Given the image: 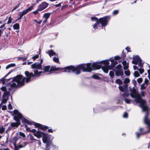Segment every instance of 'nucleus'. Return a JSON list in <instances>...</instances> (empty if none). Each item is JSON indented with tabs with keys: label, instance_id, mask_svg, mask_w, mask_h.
I'll use <instances>...</instances> for the list:
<instances>
[{
	"label": "nucleus",
	"instance_id": "1",
	"mask_svg": "<svg viewBox=\"0 0 150 150\" xmlns=\"http://www.w3.org/2000/svg\"><path fill=\"white\" fill-rule=\"evenodd\" d=\"M103 64L104 67L102 69L104 72L106 73L108 72L109 69L112 68L109 66V62L108 60H105L99 62L94 63L92 64L91 63L80 64L76 67L73 66L67 67L63 69L64 72H70L73 71L76 74H79L81 73L80 69H82L84 72H90L92 70L98 69L102 66Z\"/></svg>",
	"mask_w": 150,
	"mask_h": 150
},
{
	"label": "nucleus",
	"instance_id": "2",
	"mask_svg": "<svg viewBox=\"0 0 150 150\" xmlns=\"http://www.w3.org/2000/svg\"><path fill=\"white\" fill-rule=\"evenodd\" d=\"M130 92L131 96L132 98L135 99L134 100L132 101V103H134L135 102L136 103H140L139 106L142 108L143 111L147 112L149 109L146 104V102L144 100L141 98L138 91L133 88L131 89Z\"/></svg>",
	"mask_w": 150,
	"mask_h": 150
},
{
	"label": "nucleus",
	"instance_id": "3",
	"mask_svg": "<svg viewBox=\"0 0 150 150\" xmlns=\"http://www.w3.org/2000/svg\"><path fill=\"white\" fill-rule=\"evenodd\" d=\"M14 120L16 121V122L11 123L7 130L6 132H7L8 131L13 129L14 127H18L20 124V119H21L23 122L27 123L29 125L31 124L30 122H29L26 119L23 117L21 114L17 110H15L14 111Z\"/></svg>",
	"mask_w": 150,
	"mask_h": 150
},
{
	"label": "nucleus",
	"instance_id": "4",
	"mask_svg": "<svg viewBox=\"0 0 150 150\" xmlns=\"http://www.w3.org/2000/svg\"><path fill=\"white\" fill-rule=\"evenodd\" d=\"M110 19V17L109 16L104 17L100 18L99 20L96 17H92L91 19L93 21H94L96 23L93 25V28L96 29L97 28L96 27L98 25L99 23H100L103 26H105L107 25L108 22Z\"/></svg>",
	"mask_w": 150,
	"mask_h": 150
},
{
	"label": "nucleus",
	"instance_id": "5",
	"mask_svg": "<svg viewBox=\"0 0 150 150\" xmlns=\"http://www.w3.org/2000/svg\"><path fill=\"white\" fill-rule=\"evenodd\" d=\"M42 72V71H38V70H35L34 71V74H33V73H30L28 71H25V74L26 76L25 79L26 83H28L30 81L32 77L39 76Z\"/></svg>",
	"mask_w": 150,
	"mask_h": 150
},
{
	"label": "nucleus",
	"instance_id": "6",
	"mask_svg": "<svg viewBox=\"0 0 150 150\" xmlns=\"http://www.w3.org/2000/svg\"><path fill=\"white\" fill-rule=\"evenodd\" d=\"M25 78L21 75H18L13 78L14 81H15L19 85V87L23 86L25 84Z\"/></svg>",
	"mask_w": 150,
	"mask_h": 150
},
{
	"label": "nucleus",
	"instance_id": "7",
	"mask_svg": "<svg viewBox=\"0 0 150 150\" xmlns=\"http://www.w3.org/2000/svg\"><path fill=\"white\" fill-rule=\"evenodd\" d=\"M50 67L49 66H46L44 68V71L45 72H49L50 71H55L58 70H62V69L60 68H56L55 67H51L50 70Z\"/></svg>",
	"mask_w": 150,
	"mask_h": 150
},
{
	"label": "nucleus",
	"instance_id": "8",
	"mask_svg": "<svg viewBox=\"0 0 150 150\" xmlns=\"http://www.w3.org/2000/svg\"><path fill=\"white\" fill-rule=\"evenodd\" d=\"M48 6V4L47 3L45 2H43L39 5L38 7V10L42 11L46 8Z\"/></svg>",
	"mask_w": 150,
	"mask_h": 150
},
{
	"label": "nucleus",
	"instance_id": "9",
	"mask_svg": "<svg viewBox=\"0 0 150 150\" xmlns=\"http://www.w3.org/2000/svg\"><path fill=\"white\" fill-rule=\"evenodd\" d=\"M8 93L7 92H5L4 93L3 96V99L2 100V101L1 103L0 104V106H1L3 103H6L8 99Z\"/></svg>",
	"mask_w": 150,
	"mask_h": 150
},
{
	"label": "nucleus",
	"instance_id": "10",
	"mask_svg": "<svg viewBox=\"0 0 150 150\" xmlns=\"http://www.w3.org/2000/svg\"><path fill=\"white\" fill-rule=\"evenodd\" d=\"M133 60L132 61V63L134 64H137L138 62H140L141 59L138 55L134 56L133 57Z\"/></svg>",
	"mask_w": 150,
	"mask_h": 150
},
{
	"label": "nucleus",
	"instance_id": "11",
	"mask_svg": "<svg viewBox=\"0 0 150 150\" xmlns=\"http://www.w3.org/2000/svg\"><path fill=\"white\" fill-rule=\"evenodd\" d=\"M34 125L36 127H38L40 129L43 130H46L48 128L47 126L41 125L39 123H34Z\"/></svg>",
	"mask_w": 150,
	"mask_h": 150
},
{
	"label": "nucleus",
	"instance_id": "12",
	"mask_svg": "<svg viewBox=\"0 0 150 150\" xmlns=\"http://www.w3.org/2000/svg\"><path fill=\"white\" fill-rule=\"evenodd\" d=\"M32 69H41L42 66L41 63L38 62H35L31 65Z\"/></svg>",
	"mask_w": 150,
	"mask_h": 150
},
{
	"label": "nucleus",
	"instance_id": "13",
	"mask_svg": "<svg viewBox=\"0 0 150 150\" xmlns=\"http://www.w3.org/2000/svg\"><path fill=\"white\" fill-rule=\"evenodd\" d=\"M144 121L145 123L148 125V129L149 131H150V120L147 115L145 117Z\"/></svg>",
	"mask_w": 150,
	"mask_h": 150
},
{
	"label": "nucleus",
	"instance_id": "14",
	"mask_svg": "<svg viewBox=\"0 0 150 150\" xmlns=\"http://www.w3.org/2000/svg\"><path fill=\"white\" fill-rule=\"evenodd\" d=\"M50 14L51 13H45L43 15V18H45V20L43 22V23L44 24H45L47 22V21L49 17Z\"/></svg>",
	"mask_w": 150,
	"mask_h": 150
},
{
	"label": "nucleus",
	"instance_id": "15",
	"mask_svg": "<svg viewBox=\"0 0 150 150\" xmlns=\"http://www.w3.org/2000/svg\"><path fill=\"white\" fill-rule=\"evenodd\" d=\"M48 136L47 134L43 133L42 134V141L44 143H47V142Z\"/></svg>",
	"mask_w": 150,
	"mask_h": 150
},
{
	"label": "nucleus",
	"instance_id": "16",
	"mask_svg": "<svg viewBox=\"0 0 150 150\" xmlns=\"http://www.w3.org/2000/svg\"><path fill=\"white\" fill-rule=\"evenodd\" d=\"M43 133L40 131H38L36 132V133L34 134V135L37 138H40L42 137Z\"/></svg>",
	"mask_w": 150,
	"mask_h": 150
},
{
	"label": "nucleus",
	"instance_id": "17",
	"mask_svg": "<svg viewBox=\"0 0 150 150\" xmlns=\"http://www.w3.org/2000/svg\"><path fill=\"white\" fill-rule=\"evenodd\" d=\"M26 145V143L25 142L23 143L22 141L21 142L18 146H16L18 147V150L19 148H22L25 147Z\"/></svg>",
	"mask_w": 150,
	"mask_h": 150
},
{
	"label": "nucleus",
	"instance_id": "18",
	"mask_svg": "<svg viewBox=\"0 0 150 150\" xmlns=\"http://www.w3.org/2000/svg\"><path fill=\"white\" fill-rule=\"evenodd\" d=\"M19 134L18 133H17L16 134V137H14L13 139V141L14 143V145H15V144L17 141L20 138V137L19 136Z\"/></svg>",
	"mask_w": 150,
	"mask_h": 150
},
{
	"label": "nucleus",
	"instance_id": "19",
	"mask_svg": "<svg viewBox=\"0 0 150 150\" xmlns=\"http://www.w3.org/2000/svg\"><path fill=\"white\" fill-rule=\"evenodd\" d=\"M115 74L117 76H122L123 75V70H118L116 71Z\"/></svg>",
	"mask_w": 150,
	"mask_h": 150
},
{
	"label": "nucleus",
	"instance_id": "20",
	"mask_svg": "<svg viewBox=\"0 0 150 150\" xmlns=\"http://www.w3.org/2000/svg\"><path fill=\"white\" fill-rule=\"evenodd\" d=\"M123 66H124V70H127L128 68V64L127 63L126 61H123L122 62Z\"/></svg>",
	"mask_w": 150,
	"mask_h": 150
},
{
	"label": "nucleus",
	"instance_id": "21",
	"mask_svg": "<svg viewBox=\"0 0 150 150\" xmlns=\"http://www.w3.org/2000/svg\"><path fill=\"white\" fill-rule=\"evenodd\" d=\"M15 82V81H14L13 80V81L11 82L10 85L11 87L13 88H15L18 86H19V85L18 83H16Z\"/></svg>",
	"mask_w": 150,
	"mask_h": 150
},
{
	"label": "nucleus",
	"instance_id": "22",
	"mask_svg": "<svg viewBox=\"0 0 150 150\" xmlns=\"http://www.w3.org/2000/svg\"><path fill=\"white\" fill-rule=\"evenodd\" d=\"M46 53L48 54L50 57L56 54V53L52 50L47 51L46 52Z\"/></svg>",
	"mask_w": 150,
	"mask_h": 150
},
{
	"label": "nucleus",
	"instance_id": "23",
	"mask_svg": "<svg viewBox=\"0 0 150 150\" xmlns=\"http://www.w3.org/2000/svg\"><path fill=\"white\" fill-rule=\"evenodd\" d=\"M33 8V6H31L30 7H29L28 8L24 10L23 12L24 14H26L28 12H29V11H31Z\"/></svg>",
	"mask_w": 150,
	"mask_h": 150
},
{
	"label": "nucleus",
	"instance_id": "24",
	"mask_svg": "<svg viewBox=\"0 0 150 150\" xmlns=\"http://www.w3.org/2000/svg\"><path fill=\"white\" fill-rule=\"evenodd\" d=\"M109 60L110 61L112 62L111 65L112 67H114L117 64V61H115L114 59H109Z\"/></svg>",
	"mask_w": 150,
	"mask_h": 150
},
{
	"label": "nucleus",
	"instance_id": "25",
	"mask_svg": "<svg viewBox=\"0 0 150 150\" xmlns=\"http://www.w3.org/2000/svg\"><path fill=\"white\" fill-rule=\"evenodd\" d=\"M5 127L2 125H0V133H3L5 131Z\"/></svg>",
	"mask_w": 150,
	"mask_h": 150
},
{
	"label": "nucleus",
	"instance_id": "26",
	"mask_svg": "<svg viewBox=\"0 0 150 150\" xmlns=\"http://www.w3.org/2000/svg\"><path fill=\"white\" fill-rule=\"evenodd\" d=\"M147 85L143 83L141 85L140 88V89L141 90L145 89L147 87Z\"/></svg>",
	"mask_w": 150,
	"mask_h": 150
},
{
	"label": "nucleus",
	"instance_id": "27",
	"mask_svg": "<svg viewBox=\"0 0 150 150\" xmlns=\"http://www.w3.org/2000/svg\"><path fill=\"white\" fill-rule=\"evenodd\" d=\"M13 27L14 29H18L19 28V25L18 24V23L16 24L13 25Z\"/></svg>",
	"mask_w": 150,
	"mask_h": 150
},
{
	"label": "nucleus",
	"instance_id": "28",
	"mask_svg": "<svg viewBox=\"0 0 150 150\" xmlns=\"http://www.w3.org/2000/svg\"><path fill=\"white\" fill-rule=\"evenodd\" d=\"M53 146V144L52 142H49L46 144V148H49L50 146Z\"/></svg>",
	"mask_w": 150,
	"mask_h": 150
},
{
	"label": "nucleus",
	"instance_id": "29",
	"mask_svg": "<svg viewBox=\"0 0 150 150\" xmlns=\"http://www.w3.org/2000/svg\"><path fill=\"white\" fill-rule=\"evenodd\" d=\"M124 100L125 103L128 104H129L132 102L131 100L126 98Z\"/></svg>",
	"mask_w": 150,
	"mask_h": 150
},
{
	"label": "nucleus",
	"instance_id": "30",
	"mask_svg": "<svg viewBox=\"0 0 150 150\" xmlns=\"http://www.w3.org/2000/svg\"><path fill=\"white\" fill-rule=\"evenodd\" d=\"M139 66L140 67H142L144 64V63L142 61V60L140 62H138V63Z\"/></svg>",
	"mask_w": 150,
	"mask_h": 150
},
{
	"label": "nucleus",
	"instance_id": "31",
	"mask_svg": "<svg viewBox=\"0 0 150 150\" xmlns=\"http://www.w3.org/2000/svg\"><path fill=\"white\" fill-rule=\"evenodd\" d=\"M134 76L135 77H138L140 76V74L137 71H135L134 73Z\"/></svg>",
	"mask_w": 150,
	"mask_h": 150
},
{
	"label": "nucleus",
	"instance_id": "32",
	"mask_svg": "<svg viewBox=\"0 0 150 150\" xmlns=\"http://www.w3.org/2000/svg\"><path fill=\"white\" fill-rule=\"evenodd\" d=\"M92 77L94 79H100L99 76L97 75H94L92 76Z\"/></svg>",
	"mask_w": 150,
	"mask_h": 150
},
{
	"label": "nucleus",
	"instance_id": "33",
	"mask_svg": "<svg viewBox=\"0 0 150 150\" xmlns=\"http://www.w3.org/2000/svg\"><path fill=\"white\" fill-rule=\"evenodd\" d=\"M39 11H41L40 10H38V8L36 11H34L33 12V13L35 15L37 14L38 13V12Z\"/></svg>",
	"mask_w": 150,
	"mask_h": 150
},
{
	"label": "nucleus",
	"instance_id": "34",
	"mask_svg": "<svg viewBox=\"0 0 150 150\" xmlns=\"http://www.w3.org/2000/svg\"><path fill=\"white\" fill-rule=\"evenodd\" d=\"M129 82V79L127 78L125 79L124 81V83H128Z\"/></svg>",
	"mask_w": 150,
	"mask_h": 150
},
{
	"label": "nucleus",
	"instance_id": "35",
	"mask_svg": "<svg viewBox=\"0 0 150 150\" xmlns=\"http://www.w3.org/2000/svg\"><path fill=\"white\" fill-rule=\"evenodd\" d=\"M18 134H19V135L20 136H21L23 137H25V134L23 132H19V133H18Z\"/></svg>",
	"mask_w": 150,
	"mask_h": 150
},
{
	"label": "nucleus",
	"instance_id": "36",
	"mask_svg": "<svg viewBox=\"0 0 150 150\" xmlns=\"http://www.w3.org/2000/svg\"><path fill=\"white\" fill-rule=\"evenodd\" d=\"M125 75L128 76H129L130 74V72L129 70L125 71Z\"/></svg>",
	"mask_w": 150,
	"mask_h": 150
},
{
	"label": "nucleus",
	"instance_id": "37",
	"mask_svg": "<svg viewBox=\"0 0 150 150\" xmlns=\"http://www.w3.org/2000/svg\"><path fill=\"white\" fill-rule=\"evenodd\" d=\"M20 3H19L17 5H16L15 7H14L13 9H12V11H13L16 9L17 8H18L20 6Z\"/></svg>",
	"mask_w": 150,
	"mask_h": 150
},
{
	"label": "nucleus",
	"instance_id": "38",
	"mask_svg": "<svg viewBox=\"0 0 150 150\" xmlns=\"http://www.w3.org/2000/svg\"><path fill=\"white\" fill-rule=\"evenodd\" d=\"M138 71H139V73L141 74L143 73L144 71V69L142 68H139L138 69Z\"/></svg>",
	"mask_w": 150,
	"mask_h": 150
},
{
	"label": "nucleus",
	"instance_id": "39",
	"mask_svg": "<svg viewBox=\"0 0 150 150\" xmlns=\"http://www.w3.org/2000/svg\"><path fill=\"white\" fill-rule=\"evenodd\" d=\"M114 73L112 71H110L109 73V75L111 77H113L114 76Z\"/></svg>",
	"mask_w": 150,
	"mask_h": 150
},
{
	"label": "nucleus",
	"instance_id": "40",
	"mask_svg": "<svg viewBox=\"0 0 150 150\" xmlns=\"http://www.w3.org/2000/svg\"><path fill=\"white\" fill-rule=\"evenodd\" d=\"M53 61L56 62H59V59L58 58L54 57L53 58Z\"/></svg>",
	"mask_w": 150,
	"mask_h": 150
},
{
	"label": "nucleus",
	"instance_id": "41",
	"mask_svg": "<svg viewBox=\"0 0 150 150\" xmlns=\"http://www.w3.org/2000/svg\"><path fill=\"white\" fill-rule=\"evenodd\" d=\"M116 82L118 84H121L122 83V81L119 79H117L116 80Z\"/></svg>",
	"mask_w": 150,
	"mask_h": 150
},
{
	"label": "nucleus",
	"instance_id": "42",
	"mask_svg": "<svg viewBox=\"0 0 150 150\" xmlns=\"http://www.w3.org/2000/svg\"><path fill=\"white\" fill-rule=\"evenodd\" d=\"M143 79H142L141 78H139L137 79V82L139 83H140L142 81Z\"/></svg>",
	"mask_w": 150,
	"mask_h": 150
},
{
	"label": "nucleus",
	"instance_id": "43",
	"mask_svg": "<svg viewBox=\"0 0 150 150\" xmlns=\"http://www.w3.org/2000/svg\"><path fill=\"white\" fill-rule=\"evenodd\" d=\"M24 15H25V14L23 12H21L20 13V17L18 19H20Z\"/></svg>",
	"mask_w": 150,
	"mask_h": 150
},
{
	"label": "nucleus",
	"instance_id": "44",
	"mask_svg": "<svg viewBox=\"0 0 150 150\" xmlns=\"http://www.w3.org/2000/svg\"><path fill=\"white\" fill-rule=\"evenodd\" d=\"M128 114L127 112H125L124 113L123 115V117L124 118H127L128 117Z\"/></svg>",
	"mask_w": 150,
	"mask_h": 150
},
{
	"label": "nucleus",
	"instance_id": "45",
	"mask_svg": "<svg viewBox=\"0 0 150 150\" xmlns=\"http://www.w3.org/2000/svg\"><path fill=\"white\" fill-rule=\"evenodd\" d=\"M129 96V93H128L126 92H125L124 94V97L125 98L128 97Z\"/></svg>",
	"mask_w": 150,
	"mask_h": 150
},
{
	"label": "nucleus",
	"instance_id": "46",
	"mask_svg": "<svg viewBox=\"0 0 150 150\" xmlns=\"http://www.w3.org/2000/svg\"><path fill=\"white\" fill-rule=\"evenodd\" d=\"M6 25V23L4 24H3L1 25L0 27V28L2 29L3 28H4L3 29H4V30L6 28L5 27V26Z\"/></svg>",
	"mask_w": 150,
	"mask_h": 150
},
{
	"label": "nucleus",
	"instance_id": "47",
	"mask_svg": "<svg viewBox=\"0 0 150 150\" xmlns=\"http://www.w3.org/2000/svg\"><path fill=\"white\" fill-rule=\"evenodd\" d=\"M39 57V55H36L34 56L32 58L33 59V60H34L38 58Z\"/></svg>",
	"mask_w": 150,
	"mask_h": 150
},
{
	"label": "nucleus",
	"instance_id": "48",
	"mask_svg": "<svg viewBox=\"0 0 150 150\" xmlns=\"http://www.w3.org/2000/svg\"><path fill=\"white\" fill-rule=\"evenodd\" d=\"M149 81L147 79H146L144 80V84H145L146 85H148Z\"/></svg>",
	"mask_w": 150,
	"mask_h": 150
},
{
	"label": "nucleus",
	"instance_id": "49",
	"mask_svg": "<svg viewBox=\"0 0 150 150\" xmlns=\"http://www.w3.org/2000/svg\"><path fill=\"white\" fill-rule=\"evenodd\" d=\"M12 18H11V17H9L8 21L7 22V23L8 24H9L11 23V20H12Z\"/></svg>",
	"mask_w": 150,
	"mask_h": 150
},
{
	"label": "nucleus",
	"instance_id": "50",
	"mask_svg": "<svg viewBox=\"0 0 150 150\" xmlns=\"http://www.w3.org/2000/svg\"><path fill=\"white\" fill-rule=\"evenodd\" d=\"M119 88L120 90L121 91H124V89L123 87L122 86H119Z\"/></svg>",
	"mask_w": 150,
	"mask_h": 150
},
{
	"label": "nucleus",
	"instance_id": "51",
	"mask_svg": "<svg viewBox=\"0 0 150 150\" xmlns=\"http://www.w3.org/2000/svg\"><path fill=\"white\" fill-rule=\"evenodd\" d=\"M133 67V69L134 70L137 69L138 70V69H139L138 67L137 66L135 65H134Z\"/></svg>",
	"mask_w": 150,
	"mask_h": 150
},
{
	"label": "nucleus",
	"instance_id": "52",
	"mask_svg": "<svg viewBox=\"0 0 150 150\" xmlns=\"http://www.w3.org/2000/svg\"><path fill=\"white\" fill-rule=\"evenodd\" d=\"M13 64H10L9 65H8L6 67V69H7L9 68H10V67H11L13 66Z\"/></svg>",
	"mask_w": 150,
	"mask_h": 150
},
{
	"label": "nucleus",
	"instance_id": "53",
	"mask_svg": "<svg viewBox=\"0 0 150 150\" xmlns=\"http://www.w3.org/2000/svg\"><path fill=\"white\" fill-rule=\"evenodd\" d=\"M25 127H26V129L27 131L29 132L31 130L30 129V128L28 127L26 125H25Z\"/></svg>",
	"mask_w": 150,
	"mask_h": 150
},
{
	"label": "nucleus",
	"instance_id": "54",
	"mask_svg": "<svg viewBox=\"0 0 150 150\" xmlns=\"http://www.w3.org/2000/svg\"><path fill=\"white\" fill-rule=\"evenodd\" d=\"M145 95V93L143 91L141 92V96H142L144 97Z\"/></svg>",
	"mask_w": 150,
	"mask_h": 150
},
{
	"label": "nucleus",
	"instance_id": "55",
	"mask_svg": "<svg viewBox=\"0 0 150 150\" xmlns=\"http://www.w3.org/2000/svg\"><path fill=\"white\" fill-rule=\"evenodd\" d=\"M116 67L117 69H120L121 67V65L120 64H119Z\"/></svg>",
	"mask_w": 150,
	"mask_h": 150
},
{
	"label": "nucleus",
	"instance_id": "56",
	"mask_svg": "<svg viewBox=\"0 0 150 150\" xmlns=\"http://www.w3.org/2000/svg\"><path fill=\"white\" fill-rule=\"evenodd\" d=\"M118 13V11L117 10H115L113 12V14H114L115 15Z\"/></svg>",
	"mask_w": 150,
	"mask_h": 150
},
{
	"label": "nucleus",
	"instance_id": "57",
	"mask_svg": "<svg viewBox=\"0 0 150 150\" xmlns=\"http://www.w3.org/2000/svg\"><path fill=\"white\" fill-rule=\"evenodd\" d=\"M30 131L33 133L34 135V134L36 133L37 132L36 130L34 129H32Z\"/></svg>",
	"mask_w": 150,
	"mask_h": 150
},
{
	"label": "nucleus",
	"instance_id": "58",
	"mask_svg": "<svg viewBox=\"0 0 150 150\" xmlns=\"http://www.w3.org/2000/svg\"><path fill=\"white\" fill-rule=\"evenodd\" d=\"M148 73V77L149 79L150 80V70L149 69L147 71Z\"/></svg>",
	"mask_w": 150,
	"mask_h": 150
},
{
	"label": "nucleus",
	"instance_id": "59",
	"mask_svg": "<svg viewBox=\"0 0 150 150\" xmlns=\"http://www.w3.org/2000/svg\"><path fill=\"white\" fill-rule=\"evenodd\" d=\"M6 109V105H3L2 106V109L3 110H5Z\"/></svg>",
	"mask_w": 150,
	"mask_h": 150
},
{
	"label": "nucleus",
	"instance_id": "60",
	"mask_svg": "<svg viewBox=\"0 0 150 150\" xmlns=\"http://www.w3.org/2000/svg\"><path fill=\"white\" fill-rule=\"evenodd\" d=\"M1 89L2 91H5L6 90V88L4 87H1Z\"/></svg>",
	"mask_w": 150,
	"mask_h": 150
},
{
	"label": "nucleus",
	"instance_id": "61",
	"mask_svg": "<svg viewBox=\"0 0 150 150\" xmlns=\"http://www.w3.org/2000/svg\"><path fill=\"white\" fill-rule=\"evenodd\" d=\"M61 4L62 3H59V4H56L55 5V6L56 7H58L59 6H61Z\"/></svg>",
	"mask_w": 150,
	"mask_h": 150
},
{
	"label": "nucleus",
	"instance_id": "62",
	"mask_svg": "<svg viewBox=\"0 0 150 150\" xmlns=\"http://www.w3.org/2000/svg\"><path fill=\"white\" fill-rule=\"evenodd\" d=\"M34 21L35 22V23H38L39 24H40L41 22H42V21H37V20H34Z\"/></svg>",
	"mask_w": 150,
	"mask_h": 150
},
{
	"label": "nucleus",
	"instance_id": "63",
	"mask_svg": "<svg viewBox=\"0 0 150 150\" xmlns=\"http://www.w3.org/2000/svg\"><path fill=\"white\" fill-rule=\"evenodd\" d=\"M114 58L115 60H116L119 59L120 58V57L119 56H116Z\"/></svg>",
	"mask_w": 150,
	"mask_h": 150
},
{
	"label": "nucleus",
	"instance_id": "64",
	"mask_svg": "<svg viewBox=\"0 0 150 150\" xmlns=\"http://www.w3.org/2000/svg\"><path fill=\"white\" fill-rule=\"evenodd\" d=\"M8 107V108L9 109H11L12 108V106L10 104H9Z\"/></svg>",
	"mask_w": 150,
	"mask_h": 150
}]
</instances>
